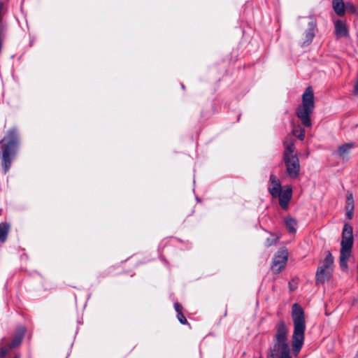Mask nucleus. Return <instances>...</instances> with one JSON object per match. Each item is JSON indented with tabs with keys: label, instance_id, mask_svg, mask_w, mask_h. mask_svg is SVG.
<instances>
[{
	"label": "nucleus",
	"instance_id": "nucleus-1",
	"mask_svg": "<svg viewBox=\"0 0 358 358\" xmlns=\"http://www.w3.org/2000/svg\"><path fill=\"white\" fill-rule=\"evenodd\" d=\"M292 316L294 327L292 335V350L294 353L297 355L303 344L306 329L304 312L297 303L292 306Z\"/></svg>",
	"mask_w": 358,
	"mask_h": 358
},
{
	"label": "nucleus",
	"instance_id": "nucleus-2",
	"mask_svg": "<svg viewBox=\"0 0 358 358\" xmlns=\"http://www.w3.org/2000/svg\"><path fill=\"white\" fill-rule=\"evenodd\" d=\"M287 337L288 329L285 324L281 322L277 326L274 345L267 358H292Z\"/></svg>",
	"mask_w": 358,
	"mask_h": 358
},
{
	"label": "nucleus",
	"instance_id": "nucleus-3",
	"mask_svg": "<svg viewBox=\"0 0 358 358\" xmlns=\"http://www.w3.org/2000/svg\"><path fill=\"white\" fill-rule=\"evenodd\" d=\"M285 151L283 159L286 167V173L291 178H296L300 172V163L296 155L294 154V143L290 136H287L284 141Z\"/></svg>",
	"mask_w": 358,
	"mask_h": 358
},
{
	"label": "nucleus",
	"instance_id": "nucleus-4",
	"mask_svg": "<svg viewBox=\"0 0 358 358\" xmlns=\"http://www.w3.org/2000/svg\"><path fill=\"white\" fill-rule=\"evenodd\" d=\"M315 108L314 92L312 87H308L302 95V103L296 110V116L305 127L312 126L310 118Z\"/></svg>",
	"mask_w": 358,
	"mask_h": 358
},
{
	"label": "nucleus",
	"instance_id": "nucleus-5",
	"mask_svg": "<svg viewBox=\"0 0 358 358\" xmlns=\"http://www.w3.org/2000/svg\"><path fill=\"white\" fill-rule=\"evenodd\" d=\"M268 189L273 198H278L279 204L281 208L287 209L292 196V187L290 185H285L282 188L280 180L275 176L271 174L269 178Z\"/></svg>",
	"mask_w": 358,
	"mask_h": 358
},
{
	"label": "nucleus",
	"instance_id": "nucleus-6",
	"mask_svg": "<svg viewBox=\"0 0 358 358\" xmlns=\"http://www.w3.org/2000/svg\"><path fill=\"white\" fill-rule=\"evenodd\" d=\"M353 242L352 227L345 224L342 232L340 251V266L342 270L348 269V261L351 256Z\"/></svg>",
	"mask_w": 358,
	"mask_h": 358
},
{
	"label": "nucleus",
	"instance_id": "nucleus-7",
	"mask_svg": "<svg viewBox=\"0 0 358 358\" xmlns=\"http://www.w3.org/2000/svg\"><path fill=\"white\" fill-rule=\"evenodd\" d=\"M8 139V143L3 149L2 152V166L4 173H6L10 169L12 157L15 155L17 144V134L15 129L9 131L8 136L3 139Z\"/></svg>",
	"mask_w": 358,
	"mask_h": 358
},
{
	"label": "nucleus",
	"instance_id": "nucleus-8",
	"mask_svg": "<svg viewBox=\"0 0 358 358\" xmlns=\"http://www.w3.org/2000/svg\"><path fill=\"white\" fill-rule=\"evenodd\" d=\"M334 257L329 251L326 253V257L322 264L317 268L315 276L317 284H322L329 280L333 272Z\"/></svg>",
	"mask_w": 358,
	"mask_h": 358
},
{
	"label": "nucleus",
	"instance_id": "nucleus-9",
	"mask_svg": "<svg viewBox=\"0 0 358 358\" xmlns=\"http://www.w3.org/2000/svg\"><path fill=\"white\" fill-rule=\"evenodd\" d=\"M288 259V251L285 248H281L275 255L273 264L271 266L272 271L275 273H279L285 268Z\"/></svg>",
	"mask_w": 358,
	"mask_h": 358
},
{
	"label": "nucleus",
	"instance_id": "nucleus-10",
	"mask_svg": "<svg viewBox=\"0 0 358 358\" xmlns=\"http://www.w3.org/2000/svg\"><path fill=\"white\" fill-rule=\"evenodd\" d=\"M355 147V145L354 143L343 144L338 148L336 154L340 158L343 159H348L349 158L351 150Z\"/></svg>",
	"mask_w": 358,
	"mask_h": 358
},
{
	"label": "nucleus",
	"instance_id": "nucleus-11",
	"mask_svg": "<svg viewBox=\"0 0 358 358\" xmlns=\"http://www.w3.org/2000/svg\"><path fill=\"white\" fill-rule=\"evenodd\" d=\"M308 25H309V27L306 31V32L304 34L305 40L303 41V43H302L303 45H309L312 42V41L313 40V38L315 37V29L316 27L315 22L313 21H311L309 22Z\"/></svg>",
	"mask_w": 358,
	"mask_h": 358
},
{
	"label": "nucleus",
	"instance_id": "nucleus-12",
	"mask_svg": "<svg viewBox=\"0 0 358 358\" xmlns=\"http://www.w3.org/2000/svg\"><path fill=\"white\" fill-rule=\"evenodd\" d=\"M335 33L337 37H346L348 35V31L345 22L340 20L334 22Z\"/></svg>",
	"mask_w": 358,
	"mask_h": 358
},
{
	"label": "nucleus",
	"instance_id": "nucleus-13",
	"mask_svg": "<svg viewBox=\"0 0 358 358\" xmlns=\"http://www.w3.org/2000/svg\"><path fill=\"white\" fill-rule=\"evenodd\" d=\"M332 5L334 11L338 15L342 16L345 14V5L343 0H333Z\"/></svg>",
	"mask_w": 358,
	"mask_h": 358
},
{
	"label": "nucleus",
	"instance_id": "nucleus-14",
	"mask_svg": "<svg viewBox=\"0 0 358 358\" xmlns=\"http://www.w3.org/2000/svg\"><path fill=\"white\" fill-rule=\"evenodd\" d=\"M285 222L287 229L288 230L289 232H290V233L296 232L297 222L295 219H294L291 217H287L285 218Z\"/></svg>",
	"mask_w": 358,
	"mask_h": 358
},
{
	"label": "nucleus",
	"instance_id": "nucleus-15",
	"mask_svg": "<svg viewBox=\"0 0 358 358\" xmlns=\"http://www.w3.org/2000/svg\"><path fill=\"white\" fill-rule=\"evenodd\" d=\"M25 332L24 328L20 329V332L13 339L11 343L9 344L8 349H12L19 345L22 341L24 334Z\"/></svg>",
	"mask_w": 358,
	"mask_h": 358
},
{
	"label": "nucleus",
	"instance_id": "nucleus-16",
	"mask_svg": "<svg viewBox=\"0 0 358 358\" xmlns=\"http://www.w3.org/2000/svg\"><path fill=\"white\" fill-rule=\"evenodd\" d=\"M292 134L299 139L303 141L305 138V130L300 125H294L292 128Z\"/></svg>",
	"mask_w": 358,
	"mask_h": 358
},
{
	"label": "nucleus",
	"instance_id": "nucleus-17",
	"mask_svg": "<svg viewBox=\"0 0 358 358\" xmlns=\"http://www.w3.org/2000/svg\"><path fill=\"white\" fill-rule=\"evenodd\" d=\"M9 230V225L6 223L0 224V242H4L6 240Z\"/></svg>",
	"mask_w": 358,
	"mask_h": 358
},
{
	"label": "nucleus",
	"instance_id": "nucleus-18",
	"mask_svg": "<svg viewBox=\"0 0 358 358\" xmlns=\"http://www.w3.org/2000/svg\"><path fill=\"white\" fill-rule=\"evenodd\" d=\"M345 209L354 210V199L351 192H348L347 194Z\"/></svg>",
	"mask_w": 358,
	"mask_h": 358
},
{
	"label": "nucleus",
	"instance_id": "nucleus-19",
	"mask_svg": "<svg viewBox=\"0 0 358 358\" xmlns=\"http://www.w3.org/2000/svg\"><path fill=\"white\" fill-rule=\"evenodd\" d=\"M177 317L181 324H187V321L182 312H179V313L177 314Z\"/></svg>",
	"mask_w": 358,
	"mask_h": 358
},
{
	"label": "nucleus",
	"instance_id": "nucleus-20",
	"mask_svg": "<svg viewBox=\"0 0 358 358\" xmlns=\"http://www.w3.org/2000/svg\"><path fill=\"white\" fill-rule=\"evenodd\" d=\"M345 9H346L348 12H350V13H355L356 12L355 7L353 5L350 4V3H347L345 6Z\"/></svg>",
	"mask_w": 358,
	"mask_h": 358
},
{
	"label": "nucleus",
	"instance_id": "nucleus-21",
	"mask_svg": "<svg viewBox=\"0 0 358 358\" xmlns=\"http://www.w3.org/2000/svg\"><path fill=\"white\" fill-rule=\"evenodd\" d=\"M353 212H354V210L346 209V217L349 220H351L352 218V217H353Z\"/></svg>",
	"mask_w": 358,
	"mask_h": 358
},
{
	"label": "nucleus",
	"instance_id": "nucleus-22",
	"mask_svg": "<svg viewBox=\"0 0 358 358\" xmlns=\"http://www.w3.org/2000/svg\"><path fill=\"white\" fill-rule=\"evenodd\" d=\"M174 307L177 313H179V312H182V306L178 303H176L174 304Z\"/></svg>",
	"mask_w": 358,
	"mask_h": 358
},
{
	"label": "nucleus",
	"instance_id": "nucleus-23",
	"mask_svg": "<svg viewBox=\"0 0 358 358\" xmlns=\"http://www.w3.org/2000/svg\"><path fill=\"white\" fill-rule=\"evenodd\" d=\"M8 349H7L6 348H1V352H0L1 357H3L6 356V355L8 353Z\"/></svg>",
	"mask_w": 358,
	"mask_h": 358
},
{
	"label": "nucleus",
	"instance_id": "nucleus-24",
	"mask_svg": "<svg viewBox=\"0 0 358 358\" xmlns=\"http://www.w3.org/2000/svg\"><path fill=\"white\" fill-rule=\"evenodd\" d=\"M355 358H358V353L356 355Z\"/></svg>",
	"mask_w": 358,
	"mask_h": 358
},
{
	"label": "nucleus",
	"instance_id": "nucleus-25",
	"mask_svg": "<svg viewBox=\"0 0 358 358\" xmlns=\"http://www.w3.org/2000/svg\"><path fill=\"white\" fill-rule=\"evenodd\" d=\"M15 358H17V357H15Z\"/></svg>",
	"mask_w": 358,
	"mask_h": 358
}]
</instances>
